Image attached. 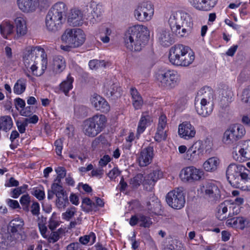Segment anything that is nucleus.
Instances as JSON below:
<instances>
[{"label":"nucleus","instance_id":"nucleus-1","mask_svg":"<svg viewBox=\"0 0 250 250\" xmlns=\"http://www.w3.org/2000/svg\"><path fill=\"white\" fill-rule=\"evenodd\" d=\"M226 177L232 187L250 190V171L243 165L229 164L226 170Z\"/></svg>","mask_w":250,"mask_h":250},{"label":"nucleus","instance_id":"nucleus-2","mask_svg":"<svg viewBox=\"0 0 250 250\" xmlns=\"http://www.w3.org/2000/svg\"><path fill=\"white\" fill-rule=\"evenodd\" d=\"M168 58L170 62L173 65L188 66L194 60L195 55L189 47L177 44L170 48Z\"/></svg>","mask_w":250,"mask_h":250},{"label":"nucleus","instance_id":"nucleus-3","mask_svg":"<svg viewBox=\"0 0 250 250\" xmlns=\"http://www.w3.org/2000/svg\"><path fill=\"white\" fill-rule=\"evenodd\" d=\"M149 32H125L123 37L124 45L131 51L139 52L147 43Z\"/></svg>","mask_w":250,"mask_h":250},{"label":"nucleus","instance_id":"nucleus-4","mask_svg":"<svg viewBox=\"0 0 250 250\" xmlns=\"http://www.w3.org/2000/svg\"><path fill=\"white\" fill-rule=\"evenodd\" d=\"M155 78L159 86L167 89L174 88L180 82L179 75L173 70H159L155 74Z\"/></svg>","mask_w":250,"mask_h":250},{"label":"nucleus","instance_id":"nucleus-5","mask_svg":"<svg viewBox=\"0 0 250 250\" xmlns=\"http://www.w3.org/2000/svg\"><path fill=\"white\" fill-rule=\"evenodd\" d=\"M106 119L104 115L96 114L83 123V132L86 136L93 137L100 133L105 127Z\"/></svg>","mask_w":250,"mask_h":250},{"label":"nucleus","instance_id":"nucleus-6","mask_svg":"<svg viewBox=\"0 0 250 250\" xmlns=\"http://www.w3.org/2000/svg\"><path fill=\"white\" fill-rule=\"evenodd\" d=\"M204 198L211 203L219 202L221 198V192L217 184L213 181L204 183L201 187Z\"/></svg>","mask_w":250,"mask_h":250},{"label":"nucleus","instance_id":"nucleus-7","mask_svg":"<svg viewBox=\"0 0 250 250\" xmlns=\"http://www.w3.org/2000/svg\"><path fill=\"white\" fill-rule=\"evenodd\" d=\"M246 130L241 124L231 125L224 134L223 141L225 144L233 143L241 139L245 134Z\"/></svg>","mask_w":250,"mask_h":250},{"label":"nucleus","instance_id":"nucleus-8","mask_svg":"<svg viewBox=\"0 0 250 250\" xmlns=\"http://www.w3.org/2000/svg\"><path fill=\"white\" fill-rule=\"evenodd\" d=\"M166 201L169 207L176 209L183 208L186 202L184 193L179 188L168 192L166 195Z\"/></svg>","mask_w":250,"mask_h":250},{"label":"nucleus","instance_id":"nucleus-9","mask_svg":"<svg viewBox=\"0 0 250 250\" xmlns=\"http://www.w3.org/2000/svg\"><path fill=\"white\" fill-rule=\"evenodd\" d=\"M204 174L203 170L190 166L182 169L180 177L183 182L193 183L200 180L204 176Z\"/></svg>","mask_w":250,"mask_h":250},{"label":"nucleus","instance_id":"nucleus-10","mask_svg":"<svg viewBox=\"0 0 250 250\" xmlns=\"http://www.w3.org/2000/svg\"><path fill=\"white\" fill-rule=\"evenodd\" d=\"M85 36L84 32H64L61 36V40L63 43L70 44L76 48L84 43Z\"/></svg>","mask_w":250,"mask_h":250},{"label":"nucleus","instance_id":"nucleus-11","mask_svg":"<svg viewBox=\"0 0 250 250\" xmlns=\"http://www.w3.org/2000/svg\"><path fill=\"white\" fill-rule=\"evenodd\" d=\"M154 13L152 5L150 2H144L139 5L134 11V16L141 21H149Z\"/></svg>","mask_w":250,"mask_h":250},{"label":"nucleus","instance_id":"nucleus-12","mask_svg":"<svg viewBox=\"0 0 250 250\" xmlns=\"http://www.w3.org/2000/svg\"><path fill=\"white\" fill-rule=\"evenodd\" d=\"M63 16L50 9L46 17V25L49 31L58 30V27L62 24Z\"/></svg>","mask_w":250,"mask_h":250},{"label":"nucleus","instance_id":"nucleus-13","mask_svg":"<svg viewBox=\"0 0 250 250\" xmlns=\"http://www.w3.org/2000/svg\"><path fill=\"white\" fill-rule=\"evenodd\" d=\"M163 177V172L158 168L143 178V186L147 191H151L154 188L156 182Z\"/></svg>","mask_w":250,"mask_h":250},{"label":"nucleus","instance_id":"nucleus-14","mask_svg":"<svg viewBox=\"0 0 250 250\" xmlns=\"http://www.w3.org/2000/svg\"><path fill=\"white\" fill-rule=\"evenodd\" d=\"M154 157V149L152 146H149L142 149L138 158L139 165L146 167L150 164Z\"/></svg>","mask_w":250,"mask_h":250},{"label":"nucleus","instance_id":"nucleus-15","mask_svg":"<svg viewBox=\"0 0 250 250\" xmlns=\"http://www.w3.org/2000/svg\"><path fill=\"white\" fill-rule=\"evenodd\" d=\"M195 99V107L197 113L203 117L210 115L213 110V105L209 102H206V99H201L200 102Z\"/></svg>","mask_w":250,"mask_h":250},{"label":"nucleus","instance_id":"nucleus-16","mask_svg":"<svg viewBox=\"0 0 250 250\" xmlns=\"http://www.w3.org/2000/svg\"><path fill=\"white\" fill-rule=\"evenodd\" d=\"M241 148L238 152L240 157L238 156L236 152H233V158L237 161H244L243 159H250V140L243 141L240 143Z\"/></svg>","mask_w":250,"mask_h":250},{"label":"nucleus","instance_id":"nucleus-17","mask_svg":"<svg viewBox=\"0 0 250 250\" xmlns=\"http://www.w3.org/2000/svg\"><path fill=\"white\" fill-rule=\"evenodd\" d=\"M178 133L181 137L188 140L195 136L196 130L189 122H184L179 125Z\"/></svg>","mask_w":250,"mask_h":250},{"label":"nucleus","instance_id":"nucleus-18","mask_svg":"<svg viewBox=\"0 0 250 250\" xmlns=\"http://www.w3.org/2000/svg\"><path fill=\"white\" fill-rule=\"evenodd\" d=\"M24 224V221L22 219L15 218L9 222L7 227V230L10 234L14 236L15 239H16L15 236H18L22 232Z\"/></svg>","mask_w":250,"mask_h":250},{"label":"nucleus","instance_id":"nucleus-19","mask_svg":"<svg viewBox=\"0 0 250 250\" xmlns=\"http://www.w3.org/2000/svg\"><path fill=\"white\" fill-rule=\"evenodd\" d=\"M92 105L97 110L106 113L110 110V106L107 101L100 95L94 94L91 99Z\"/></svg>","mask_w":250,"mask_h":250},{"label":"nucleus","instance_id":"nucleus-20","mask_svg":"<svg viewBox=\"0 0 250 250\" xmlns=\"http://www.w3.org/2000/svg\"><path fill=\"white\" fill-rule=\"evenodd\" d=\"M157 36L159 42L164 47H168L176 41L175 32H158Z\"/></svg>","mask_w":250,"mask_h":250},{"label":"nucleus","instance_id":"nucleus-21","mask_svg":"<svg viewBox=\"0 0 250 250\" xmlns=\"http://www.w3.org/2000/svg\"><path fill=\"white\" fill-rule=\"evenodd\" d=\"M67 22L70 26L73 27L82 25L83 20L81 11L77 9H71L68 17Z\"/></svg>","mask_w":250,"mask_h":250},{"label":"nucleus","instance_id":"nucleus-22","mask_svg":"<svg viewBox=\"0 0 250 250\" xmlns=\"http://www.w3.org/2000/svg\"><path fill=\"white\" fill-rule=\"evenodd\" d=\"M17 4L21 10L25 13L36 10L39 5V0H17Z\"/></svg>","mask_w":250,"mask_h":250},{"label":"nucleus","instance_id":"nucleus-23","mask_svg":"<svg viewBox=\"0 0 250 250\" xmlns=\"http://www.w3.org/2000/svg\"><path fill=\"white\" fill-rule=\"evenodd\" d=\"M226 223L228 226H230L231 227L241 229H243L246 227L250 226V222L249 221L242 217L229 218V219L227 220Z\"/></svg>","mask_w":250,"mask_h":250},{"label":"nucleus","instance_id":"nucleus-24","mask_svg":"<svg viewBox=\"0 0 250 250\" xmlns=\"http://www.w3.org/2000/svg\"><path fill=\"white\" fill-rule=\"evenodd\" d=\"M153 122L152 117L147 114H143L139 122L137 127L136 137L139 139V136L146 129V126L150 125Z\"/></svg>","mask_w":250,"mask_h":250},{"label":"nucleus","instance_id":"nucleus-25","mask_svg":"<svg viewBox=\"0 0 250 250\" xmlns=\"http://www.w3.org/2000/svg\"><path fill=\"white\" fill-rule=\"evenodd\" d=\"M23 59L25 65L29 66L32 63H35L38 62L37 60H40V58L34 52V49L32 47H28L24 52Z\"/></svg>","mask_w":250,"mask_h":250},{"label":"nucleus","instance_id":"nucleus-26","mask_svg":"<svg viewBox=\"0 0 250 250\" xmlns=\"http://www.w3.org/2000/svg\"><path fill=\"white\" fill-rule=\"evenodd\" d=\"M219 164V160L217 157H213L208 158L203 164L204 169L208 172L215 171Z\"/></svg>","mask_w":250,"mask_h":250},{"label":"nucleus","instance_id":"nucleus-27","mask_svg":"<svg viewBox=\"0 0 250 250\" xmlns=\"http://www.w3.org/2000/svg\"><path fill=\"white\" fill-rule=\"evenodd\" d=\"M104 92L107 96H114L117 98L120 97L122 94L121 88L117 83H113L110 87L104 86Z\"/></svg>","mask_w":250,"mask_h":250},{"label":"nucleus","instance_id":"nucleus-28","mask_svg":"<svg viewBox=\"0 0 250 250\" xmlns=\"http://www.w3.org/2000/svg\"><path fill=\"white\" fill-rule=\"evenodd\" d=\"M74 81L73 78L69 74L65 80L62 82L59 86L60 89L61 90L66 96L68 95L69 91L72 89V83Z\"/></svg>","mask_w":250,"mask_h":250},{"label":"nucleus","instance_id":"nucleus-29","mask_svg":"<svg viewBox=\"0 0 250 250\" xmlns=\"http://www.w3.org/2000/svg\"><path fill=\"white\" fill-rule=\"evenodd\" d=\"M56 206L59 209L65 208L69 204L66 192L56 196Z\"/></svg>","mask_w":250,"mask_h":250},{"label":"nucleus","instance_id":"nucleus-30","mask_svg":"<svg viewBox=\"0 0 250 250\" xmlns=\"http://www.w3.org/2000/svg\"><path fill=\"white\" fill-rule=\"evenodd\" d=\"M13 121L10 116L0 117V129L5 132L9 130L12 127Z\"/></svg>","mask_w":250,"mask_h":250},{"label":"nucleus","instance_id":"nucleus-31","mask_svg":"<svg viewBox=\"0 0 250 250\" xmlns=\"http://www.w3.org/2000/svg\"><path fill=\"white\" fill-rule=\"evenodd\" d=\"M229 205V201H225L218 206L216 216L219 220H223L226 218V215H225V214L228 211V206Z\"/></svg>","mask_w":250,"mask_h":250},{"label":"nucleus","instance_id":"nucleus-32","mask_svg":"<svg viewBox=\"0 0 250 250\" xmlns=\"http://www.w3.org/2000/svg\"><path fill=\"white\" fill-rule=\"evenodd\" d=\"M42 69L39 71H38V67L36 66L37 62H36L35 63H33V64L31 65L30 67V69L32 72L33 74L37 77L41 76V75H42L44 73V71L47 68V59L46 58L45 59L44 57H42Z\"/></svg>","mask_w":250,"mask_h":250},{"label":"nucleus","instance_id":"nucleus-33","mask_svg":"<svg viewBox=\"0 0 250 250\" xmlns=\"http://www.w3.org/2000/svg\"><path fill=\"white\" fill-rule=\"evenodd\" d=\"M198 97H196L199 99V97L201 99H206V102L213 98V90L209 86H205L201 88L197 93Z\"/></svg>","mask_w":250,"mask_h":250},{"label":"nucleus","instance_id":"nucleus-34","mask_svg":"<svg viewBox=\"0 0 250 250\" xmlns=\"http://www.w3.org/2000/svg\"><path fill=\"white\" fill-rule=\"evenodd\" d=\"M54 69L56 73H61L65 67V61L62 56H59L54 58Z\"/></svg>","mask_w":250,"mask_h":250},{"label":"nucleus","instance_id":"nucleus-35","mask_svg":"<svg viewBox=\"0 0 250 250\" xmlns=\"http://www.w3.org/2000/svg\"><path fill=\"white\" fill-rule=\"evenodd\" d=\"M50 9L54 10L55 12L60 13L63 16L67 11V7L64 2L59 1L56 3Z\"/></svg>","mask_w":250,"mask_h":250},{"label":"nucleus","instance_id":"nucleus-36","mask_svg":"<svg viewBox=\"0 0 250 250\" xmlns=\"http://www.w3.org/2000/svg\"><path fill=\"white\" fill-rule=\"evenodd\" d=\"M26 88V81L19 79L15 84L13 90L15 93L20 95L24 92Z\"/></svg>","mask_w":250,"mask_h":250},{"label":"nucleus","instance_id":"nucleus-37","mask_svg":"<svg viewBox=\"0 0 250 250\" xmlns=\"http://www.w3.org/2000/svg\"><path fill=\"white\" fill-rule=\"evenodd\" d=\"M17 31H26L27 23L26 19L23 17H17L15 20Z\"/></svg>","mask_w":250,"mask_h":250},{"label":"nucleus","instance_id":"nucleus-38","mask_svg":"<svg viewBox=\"0 0 250 250\" xmlns=\"http://www.w3.org/2000/svg\"><path fill=\"white\" fill-rule=\"evenodd\" d=\"M152 195L153 200H152V202L150 201H148L146 203V207L148 210L152 213L157 214V211L158 209L160 208V204L157 201H155L156 199V197L154 196V194L152 193L150 194Z\"/></svg>","mask_w":250,"mask_h":250},{"label":"nucleus","instance_id":"nucleus-39","mask_svg":"<svg viewBox=\"0 0 250 250\" xmlns=\"http://www.w3.org/2000/svg\"><path fill=\"white\" fill-rule=\"evenodd\" d=\"M143 175L138 173L130 180L129 184L133 189L137 188L143 183Z\"/></svg>","mask_w":250,"mask_h":250},{"label":"nucleus","instance_id":"nucleus-40","mask_svg":"<svg viewBox=\"0 0 250 250\" xmlns=\"http://www.w3.org/2000/svg\"><path fill=\"white\" fill-rule=\"evenodd\" d=\"M168 24L171 31H177L181 29V25L177 22L175 14L171 15L168 20Z\"/></svg>","mask_w":250,"mask_h":250},{"label":"nucleus","instance_id":"nucleus-41","mask_svg":"<svg viewBox=\"0 0 250 250\" xmlns=\"http://www.w3.org/2000/svg\"><path fill=\"white\" fill-rule=\"evenodd\" d=\"M181 19L183 20V25L190 28L193 25L192 20L190 15L186 12H183L181 14Z\"/></svg>","mask_w":250,"mask_h":250},{"label":"nucleus","instance_id":"nucleus-42","mask_svg":"<svg viewBox=\"0 0 250 250\" xmlns=\"http://www.w3.org/2000/svg\"><path fill=\"white\" fill-rule=\"evenodd\" d=\"M21 204L22 206V209L26 211H29V205L31 202L30 197L29 194L23 195L20 200Z\"/></svg>","mask_w":250,"mask_h":250},{"label":"nucleus","instance_id":"nucleus-43","mask_svg":"<svg viewBox=\"0 0 250 250\" xmlns=\"http://www.w3.org/2000/svg\"><path fill=\"white\" fill-rule=\"evenodd\" d=\"M92 239L91 244L95 242L96 236L93 232H91L89 235H86L83 236H81L79 238V242L83 245H86Z\"/></svg>","mask_w":250,"mask_h":250},{"label":"nucleus","instance_id":"nucleus-44","mask_svg":"<svg viewBox=\"0 0 250 250\" xmlns=\"http://www.w3.org/2000/svg\"><path fill=\"white\" fill-rule=\"evenodd\" d=\"M28 188L27 185H23V186L13 189L11 191V197L13 198H17L22 193L25 192Z\"/></svg>","mask_w":250,"mask_h":250},{"label":"nucleus","instance_id":"nucleus-45","mask_svg":"<svg viewBox=\"0 0 250 250\" xmlns=\"http://www.w3.org/2000/svg\"><path fill=\"white\" fill-rule=\"evenodd\" d=\"M139 221L141 222L140 226L144 228H149L152 224L151 219L142 214H138Z\"/></svg>","mask_w":250,"mask_h":250},{"label":"nucleus","instance_id":"nucleus-46","mask_svg":"<svg viewBox=\"0 0 250 250\" xmlns=\"http://www.w3.org/2000/svg\"><path fill=\"white\" fill-rule=\"evenodd\" d=\"M213 142L211 138H207L203 141L204 151L207 154H209L212 150Z\"/></svg>","mask_w":250,"mask_h":250},{"label":"nucleus","instance_id":"nucleus-47","mask_svg":"<svg viewBox=\"0 0 250 250\" xmlns=\"http://www.w3.org/2000/svg\"><path fill=\"white\" fill-rule=\"evenodd\" d=\"M13 28V23L8 20H4L0 24V31H12Z\"/></svg>","mask_w":250,"mask_h":250},{"label":"nucleus","instance_id":"nucleus-48","mask_svg":"<svg viewBox=\"0 0 250 250\" xmlns=\"http://www.w3.org/2000/svg\"><path fill=\"white\" fill-rule=\"evenodd\" d=\"M241 100L243 103L250 105V85L243 90Z\"/></svg>","mask_w":250,"mask_h":250},{"label":"nucleus","instance_id":"nucleus-49","mask_svg":"<svg viewBox=\"0 0 250 250\" xmlns=\"http://www.w3.org/2000/svg\"><path fill=\"white\" fill-rule=\"evenodd\" d=\"M164 129L157 128V132L154 136V139L158 142H160L162 140H165L167 138L166 131H164Z\"/></svg>","mask_w":250,"mask_h":250},{"label":"nucleus","instance_id":"nucleus-50","mask_svg":"<svg viewBox=\"0 0 250 250\" xmlns=\"http://www.w3.org/2000/svg\"><path fill=\"white\" fill-rule=\"evenodd\" d=\"M205 0H189V2L195 8L202 10L207 9L204 4V1Z\"/></svg>","mask_w":250,"mask_h":250},{"label":"nucleus","instance_id":"nucleus-51","mask_svg":"<svg viewBox=\"0 0 250 250\" xmlns=\"http://www.w3.org/2000/svg\"><path fill=\"white\" fill-rule=\"evenodd\" d=\"M76 208L74 207L68 208L66 212L62 213V218L65 220H69L75 214Z\"/></svg>","mask_w":250,"mask_h":250},{"label":"nucleus","instance_id":"nucleus-52","mask_svg":"<svg viewBox=\"0 0 250 250\" xmlns=\"http://www.w3.org/2000/svg\"><path fill=\"white\" fill-rule=\"evenodd\" d=\"M82 203L85 204L88 206V208H83L82 207L83 210L85 211L86 212L92 211L93 208L96 207L95 203L92 202L89 198H85L83 199Z\"/></svg>","mask_w":250,"mask_h":250},{"label":"nucleus","instance_id":"nucleus-53","mask_svg":"<svg viewBox=\"0 0 250 250\" xmlns=\"http://www.w3.org/2000/svg\"><path fill=\"white\" fill-rule=\"evenodd\" d=\"M193 149L196 150L197 153H200L203 155L204 153V149L203 146V141L199 140L194 143L190 146Z\"/></svg>","mask_w":250,"mask_h":250},{"label":"nucleus","instance_id":"nucleus-54","mask_svg":"<svg viewBox=\"0 0 250 250\" xmlns=\"http://www.w3.org/2000/svg\"><path fill=\"white\" fill-rule=\"evenodd\" d=\"M51 188L55 193V196L61 194L62 193L66 192L64 190L63 187L62 185H58V184H52L51 185Z\"/></svg>","mask_w":250,"mask_h":250},{"label":"nucleus","instance_id":"nucleus-55","mask_svg":"<svg viewBox=\"0 0 250 250\" xmlns=\"http://www.w3.org/2000/svg\"><path fill=\"white\" fill-rule=\"evenodd\" d=\"M197 151L194 149H193L191 147H189L187 151V155L188 156H190L188 159L190 160H197L200 158L201 154L200 153H197Z\"/></svg>","mask_w":250,"mask_h":250},{"label":"nucleus","instance_id":"nucleus-56","mask_svg":"<svg viewBox=\"0 0 250 250\" xmlns=\"http://www.w3.org/2000/svg\"><path fill=\"white\" fill-rule=\"evenodd\" d=\"M104 12V9L103 6L100 4H98L96 6L93 8V12L92 14H93V16L99 17H100L103 13Z\"/></svg>","mask_w":250,"mask_h":250},{"label":"nucleus","instance_id":"nucleus-57","mask_svg":"<svg viewBox=\"0 0 250 250\" xmlns=\"http://www.w3.org/2000/svg\"><path fill=\"white\" fill-rule=\"evenodd\" d=\"M147 28L142 25L135 24L130 26L128 28V31H146Z\"/></svg>","mask_w":250,"mask_h":250},{"label":"nucleus","instance_id":"nucleus-58","mask_svg":"<svg viewBox=\"0 0 250 250\" xmlns=\"http://www.w3.org/2000/svg\"><path fill=\"white\" fill-rule=\"evenodd\" d=\"M132 99V104L135 109H140L142 107L143 101L142 97H137L135 99Z\"/></svg>","mask_w":250,"mask_h":250},{"label":"nucleus","instance_id":"nucleus-59","mask_svg":"<svg viewBox=\"0 0 250 250\" xmlns=\"http://www.w3.org/2000/svg\"><path fill=\"white\" fill-rule=\"evenodd\" d=\"M101 64L102 66L104 65V66H105L104 62H101L100 61L97 60H91L90 61V62H89V67L92 69H97L100 66Z\"/></svg>","mask_w":250,"mask_h":250},{"label":"nucleus","instance_id":"nucleus-60","mask_svg":"<svg viewBox=\"0 0 250 250\" xmlns=\"http://www.w3.org/2000/svg\"><path fill=\"white\" fill-rule=\"evenodd\" d=\"M54 145L56 146V152L57 155H60L62 149V140L59 139L55 141Z\"/></svg>","mask_w":250,"mask_h":250},{"label":"nucleus","instance_id":"nucleus-61","mask_svg":"<svg viewBox=\"0 0 250 250\" xmlns=\"http://www.w3.org/2000/svg\"><path fill=\"white\" fill-rule=\"evenodd\" d=\"M31 212L33 215L38 216L40 214V205L38 202H34L31 207Z\"/></svg>","mask_w":250,"mask_h":250},{"label":"nucleus","instance_id":"nucleus-62","mask_svg":"<svg viewBox=\"0 0 250 250\" xmlns=\"http://www.w3.org/2000/svg\"><path fill=\"white\" fill-rule=\"evenodd\" d=\"M55 171L57 176L60 178H64L66 174V170L65 167H59L55 169Z\"/></svg>","mask_w":250,"mask_h":250},{"label":"nucleus","instance_id":"nucleus-63","mask_svg":"<svg viewBox=\"0 0 250 250\" xmlns=\"http://www.w3.org/2000/svg\"><path fill=\"white\" fill-rule=\"evenodd\" d=\"M111 32H102L99 36L100 39L105 43L109 42L110 41L109 36Z\"/></svg>","mask_w":250,"mask_h":250},{"label":"nucleus","instance_id":"nucleus-64","mask_svg":"<svg viewBox=\"0 0 250 250\" xmlns=\"http://www.w3.org/2000/svg\"><path fill=\"white\" fill-rule=\"evenodd\" d=\"M111 161L110 157L108 155H104L99 162V165L103 167L105 166Z\"/></svg>","mask_w":250,"mask_h":250}]
</instances>
